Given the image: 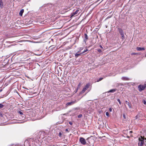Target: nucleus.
<instances>
[{
    "label": "nucleus",
    "mask_w": 146,
    "mask_h": 146,
    "mask_svg": "<svg viewBox=\"0 0 146 146\" xmlns=\"http://www.w3.org/2000/svg\"><path fill=\"white\" fill-rule=\"evenodd\" d=\"M137 50L138 51L144 50L145 49L144 48L137 47Z\"/></svg>",
    "instance_id": "nucleus-9"
},
{
    "label": "nucleus",
    "mask_w": 146,
    "mask_h": 146,
    "mask_svg": "<svg viewBox=\"0 0 146 146\" xmlns=\"http://www.w3.org/2000/svg\"><path fill=\"white\" fill-rule=\"evenodd\" d=\"M76 101H73L71 102H68L66 104V106H71L73 105L75 103H76Z\"/></svg>",
    "instance_id": "nucleus-6"
},
{
    "label": "nucleus",
    "mask_w": 146,
    "mask_h": 146,
    "mask_svg": "<svg viewBox=\"0 0 146 146\" xmlns=\"http://www.w3.org/2000/svg\"><path fill=\"white\" fill-rule=\"evenodd\" d=\"M0 5L1 8H2L3 7L2 0H0Z\"/></svg>",
    "instance_id": "nucleus-12"
},
{
    "label": "nucleus",
    "mask_w": 146,
    "mask_h": 146,
    "mask_svg": "<svg viewBox=\"0 0 146 146\" xmlns=\"http://www.w3.org/2000/svg\"><path fill=\"white\" fill-rule=\"evenodd\" d=\"M84 49V47H80L79 48V51H78V52H80L82 50Z\"/></svg>",
    "instance_id": "nucleus-15"
},
{
    "label": "nucleus",
    "mask_w": 146,
    "mask_h": 146,
    "mask_svg": "<svg viewBox=\"0 0 146 146\" xmlns=\"http://www.w3.org/2000/svg\"><path fill=\"white\" fill-rule=\"evenodd\" d=\"M103 79V78H99V79L98 80L97 82H99L102 80Z\"/></svg>",
    "instance_id": "nucleus-22"
},
{
    "label": "nucleus",
    "mask_w": 146,
    "mask_h": 146,
    "mask_svg": "<svg viewBox=\"0 0 146 146\" xmlns=\"http://www.w3.org/2000/svg\"><path fill=\"white\" fill-rule=\"evenodd\" d=\"M116 90V89H113L110 90L109 92H115Z\"/></svg>",
    "instance_id": "nucleus-14"
},
{
    "label": "nucleus",
    "mask_w": 146,
    "mask_h": 146,
    "mask_svg": "<svg viewBox=\"0 0 146 146\" xmlns=\"http://www.w3.org/2000/svg\"><path fill=\"white\" fill-rule=\"evenodd\" d=\"M18 113H19L21 115H23V113L21 111H19Z\"/></svg>",
    "instance_id": "nucleus-20"
},
{
    "label": "nucleus",
    "mask_w": 146,
    "mask_h": 146,
    "mask_svg": "<svg viewBox=\"0 0 146 146\" xmlns=\"http://www.w3.org/2000/svg\"><path fill=\"white\" fill-rule=\"evenodd\" d=\"M123 117L124 119H125L126 118V116L124 114L123 115Z\"/></svg>",
    "instance_id": "nucleus-28"
},
{
    "label": "nucleus",
    "mask_w": 146,
    "mask_h": 146,
    "mask_svg": "<svg viewBox=\"0 0 146 146\" xmlns=\"http://www.w3.org/2000/svg\"><path fill=\"white\" fill-rule=\"evenodd\" d=\"M24 11V10L23 9H21L20 11L19 15L21 16H22L23 15V13Z\"/></svg>",
    "instance_id": "nucleus-11"
},
{
    "label": "nucleus",
    "mask_w": 146,
    "mask_h": 146,
    "mask_svg": "<svg viewBox=\"0 0 146 146\" xmlns=\"http://www.w3.org/2000/svg\"><path fill=\"white\" fill-rule=\"evenodd\" d=\"M106 115L107 116L109 117V113L108 112H106Z\"/></svg>",
    "instance_id": "nucleus-19"
},
{
    "label": "nucleus",
    "mask_w": 146,
    "mask_h": 146,
    "mask_svg": "<svg viewBox=\"0 0 146 146\" xmlns=\"http://www.w3.org/2000/svg\"><path fill=\"white\" fill-rule=\"evenodd\" d=\"M132 131H130V133H132Z\"/></svg>",
    "instance_id": "nucleus-34"
},
{
    "label": "nucleus",
    "mask_w": 146,
    "mask_h": 146,
    "mask_svg": "<svg viewBox=\"0 0 146 146\" xmlns=\"http://www.w3.org/2000/svg\"><path fill=\"white\" fill-rule=\"evenodd\" d=\"M65 131L67 132H68L69 131V130L68 129H66Z\"/></svg>",
    "instance_id": "nucleus-27"
},
{
    "label": "nucleus",
    "mask_w": 146,
    "mask_h": 146,
    "mask_svg": "<svg viewBox=\"0 0 146 146\" xmlns=\"http://www.w3.org/2000/svg\"><path fill=\"white\" fill-rule=\"evenodd\" d=\"M62 133L61 132H60L59 133V136L60 137H61L62 136Z\"/></svg>",
    "instance_id": "nucleus-25"
},
{
    "label": "nucleus",
    "mask_w": 146,
    "mask_h": 146,
    "mask_svg": "<svg viewBox=\"0 0 146 146\" xmlns=\"http://www.w3.org/2000/svg\"><path fill=\"white\" fill-rule=\"evenodd\" d=\"M23 123V122H22H22H21V123Z\"/></svg>",
    "instance_id": "nucleus-35"
},
{
    "label": "nucleus",
    "mask_w": 146,
    "mask_h": 146,
    "mask_svg": "<svg viewBox=\"0 0 146 146\" xmlns=\"http://www.w3.org/2000/svg\"><path fill=\"white\" fill-rule=\"evenodd\" d=\"M69 123L70 125H72V123L71 122H69Z\"/></svg>",
    "instance_id": "nucleus-31"
},
{
    "label": "nucleus",
    "mask_w": 146,
    "mask_h": 146,
    "mask_svg": "<svg viewBox=\"0 0 146 146\" xmlns=\"http://www.w3.org/2000/svg\"><path fill=\"white\" fill-rule=\"evenodd\" d=\"M109 110L110 112H111L112 111V109L111 108H110L109 109Z\"/></svg>",
    "instance_id": "nucleus-29"
},
{
    "label": "nucleus",
    "mask_w": 146,
    "mask_h": 146,
    "mask_svg": "<svg viewBox=\"0 0 146 146\" xmlns=\"http://www.w3.org/2000/svg\"><path fill=\"white\" fill-rule=\"evenodd\" d=\"M81 54H82V53L80 54L76 53L75 54V56L76 58H77L78 56L80 55Z\"/></svg>",
    "instance_id": "nucleus-16"
},
{
    "label": "nucleus",
    "mask_w": 146,
    "mask_h": 146,
    "mask_svg": "<svg viewBox=\"0 0 146 146\" xmlns=\"http://www.w3.org/2000/svg\"><path fill=\"white\" fill-rule=\"evenodd\" d=\"M100 47L101 48H102V49L103 50H104V49H103V47H102V46L101 45H100Z\"/></svg>",
    "instance_id": "nucleus-26"
},
{
    "label": "nucleus",
    "mask_w": 146,
    "mask_h": 146,
    "mask_svg": "<svg viewBox=\"0 0 146 146\" xmlns=\"http://www.w3.org/2000/svg\"><path fill=\"white\" fill-rule=\"evenodd\" d=\"M84 36H85V39L84 40H86L88 39V36L87 34H86V33L84 34Z\"/></svg>",
    "instance_id": "nucleus-13"
},
{
    "label": "nucleus",
    "mask_w": 146,
    "mask_h": 146,
    "mask_svg": "<svg viewBox=\"0 0 146 146\" xmlns=\"http://www.w3.org/2000/svg\"><path fill=\"white\" fill-rule=\"evenodd\" d=\"M81 86V83H80L78 85V88H79Z\"/></svg>",
    "instance_id": "nucleus-30"
},
{
    "label": "nucleus",
    "mask_w": 146,
    "mask_h": 146,
    "mask_svg": "<svg viewBox=\"0 0 146 146\" xmlns=\"http://www.w3.org/2000/svg\"><path fill=\"white\" fill-rule=\"evenodd\" d=\"M145 56L146 57V54H145Z\"/></svg>",
    "instance_id": "nucleus-37"
},
{
    "label": "nucleus",
    "mask_w": 146,
    "mask_h": 146,
    "mask_svg": "<svg viewBox=\"0 0 146 146\" xmlns=\"http://www.w3.org/2000/svg\"><path fill=\"white\" fill-rule=\"evenodd\" d=\"M52 146H55L54 145H53Z\"/></svg>",
    "instance_id": "nucleus-36"
},
{
    "label": "nucleus",
    "mask_w": 146,
    "mask_h": 146,
    "mask_svg": "<svg viewBox=\"0 0 146 146\" xmlns=\"http://www.w3.org/2000/svg\"><path fill=\"white\" fill-rule=\"evenodd\" d=\"M117 101L119 102L120 104H121V102L120 101V100L119 99H117Z\"/></svg>",
    "instance_id": "nucleus-23"
},
{
    "label": "nucleus",
    "mask_w": 146,
    "mask_h": 146,
    "mask_svg": "<svg viewBox=\"0 0 146 146\" xmlns=\"http://www.w3.org/2000/svg\"><path fill=\"white\" fill-rule=\"evenodd\" d=\"M80 141L83 145H85L86 143V142L85 139L83 137H80L79 139Z\"/></svg>",
    "instance_id": "nucleus-3"
},
{
    "label": "nucleus",
    "mask_w": 146,
    "mask_h": 146,
    "mask_svg": "<svg viewBox=\"0 0 146 146\" xmlns=\"http://www.w3.org/2000/svg\"><path fill=\"white\" fill-rule=\"evenodd\" d=\"M4 106L3 104H0V108H3Z\"/></svg>",
    "instance_id": "nucleus-21"
},
{
    "label": "nucleus",
    "mask_w": 146,
    "mask_h": 146,
    "mask_svg": "<svg viewBox=\"0 0 146 146\" xmlns=\"http://www.w3.org/2000/svg\"><path fill=\"white\" fill-rule=\"evenodd\" d=\"M143 103L144 104H146V102L145 101H144L143 102Z\"/></svg>",
    "instance_id": "nucleus-33"
},
{
    "label": "nucleus",
    "mask_w": 146,
    "mask_h": 146,
    "mask_svg": "<svg viewBox=\"0 0 146 146\" xmlns=\"http://www.w3.org/2000/svg\"><path fill=\"white\" fill-rule=\"evenodd\" d=\"M79 11V10H77L74 12H73L71 14V17H73L75 15H77L78 14V12Z\"/></svg>",
    "instance_id": "nucleus-7"
},
{
    "label": "nucleus",
    "mask_w": 146,
    "mask_h": 146,
    "mask_svg": "<svg viewBox=\"0 0 146 146\" xmlns=\"http://www.w3.org/2000/svg\"><path fill=\"white\" fill-rule=\"evenodd\" d=\"M90 86V84L88 83L86 84L85 86L83 88L82 90V92L83 93Z\"/></svg>",
    "instance_id": "nucleus-5"
},
{
    "label": "nucleus",
    "mask_w": 146,
    "mask_h": 146,
    "mask_svg": "<svg viewBox=\"0 0 146 146\" xmlns=\"http://www.w3.org/2000/svg\"><path fill=\"white\" fill-rule=\"evenodd\" d=\"M125 103L128 106L129 108H131V103H129V102L126 101H125Z\"/></svg>",
    "instance_id": "nucleus-8"
},
{
    "label": "nucleus",
    "mask_w": 146,
    "mask_h": 146,
    "mask_svg": "<svg viewBox=\"0 0 146 146\" xmlns=\"http://www.w3.org/2000/svg\"><path fill=\"white\" fill-rule=\"evenodd\" d=\"M121 79L124 80H130V79L129 78L125 77H122L121 78Z\"/></svg>",
    "instance_id": "nucleus-10"
},
{
    "label": "nucleus",
    "mask_w": 146,
    "mask_h": 146,
    "mask_svg": "<svg viewBox=\"0 0 146 146\" xmlns=\"http://www.w3.org/2000/svg\"><path fill=\"white\" fill-rule=\"evenodd\" d=\"M119 32L121 36V39L123 40L124 38V32L123 30L121 29H119Z\"/></svg>",
    "instance_id": "nucleus-4"
},
{
    "label": "nucleus",
    "mask_w": 146,
    "mask_h": 146,
    "mask_svg": "<svg viewBox=\"0 0 146 146\" xmlns=\"http://www.w3.org/2000/svg\"><path fill=\"white\" fill-rule=\"evenodd\" d=\"M139 142L138 143V146H143L145 143L144 140H145V142H146V138H144V137L141 136L138 139Z\"/></svg>",
    "instance_id": "nucleus-1"
},
{
    "label": "nucleus",
    "mask_w": 146,
    "mask_h": 146,
    "mask_svg": "<svg viewBox=\"0 0 146 146\" xmlns=\"http://www.w3.org/2000/svg\"><path fill=\"white\" fill-rule=\"evenodd\" d=\"M88 51V50L87 49H86V50H84L82 53V54H83L85 52H86Z\"/></svg>",
    "instance_id": "nucleus-18"
},
{
    "label": "nucleus",
    "mask_w": 146,
    "mask_h": 146,
    "mask_svg": "<svg viewBox=\"0 0 146 146\" xmlns=\"http://www.w3.org/2000/svg\"><path fill=\"white\" fill-rule=\"evenodd\" d=\"M82 114H80L78 116V118H80L81 117H82Z\"/></svg>",
    "instance_id": "nucleus-24"
},
{
    "label": "nucleus",
    "mask_w": 146,
    "mask_h": 146,
    "mask_svg": "<svg viewBox=\"0 0 146 146\" xmlns=\"http://www.w3.org/2000/svg\"><path fill=\"white\" fill-rule=\"evenodd\" d=\"M146 87V85H140L138 86L139 90L141 92L144 90Z\"/></svg>",
    "instance_id": "nucleus-2"
},
{
    "label": "nucleus",
    "mask_w": 146,
    "mask_h": 146,
    "mask_svg": "<svg viewBox=\"0 0 146 146\" xmlns=\"http://www.w3.org/2000/svg\"><path fill=\"white\" fill-rule=\"evenodd\" d=\"M97 51H98L99 52H102V51H103V50H101L100 49H97Z\"/></svg>",
    "instance_id": "nucleus-17"
},
{
    "label": "nucleus",
    "mask_w": 146,
    "mask_h": 146,
    "mask_svg": "<svg viewBox=\"0 0 146 146\" xmlns=\"http://www.w3.org/2000/svg\"><path fill=\"white\" fill-rule=\"evenodd\" d=\"M0 116H1V117H2L3 116L2 114L1 113H0Z\"/></svg>",
    "instance_id": "nucleus-32"
}]
</instances>
